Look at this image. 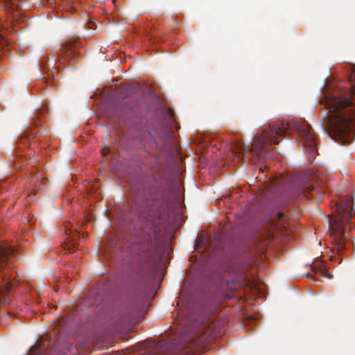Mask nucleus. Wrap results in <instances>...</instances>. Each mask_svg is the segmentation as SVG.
I'll return each instance as SVG.
<instances>
[{"instance_id": "nucleus-24", "label": "nucleus", "mask_w": 355, "mask_h": 355, "mask_svg": "<svg viewBox=\"0 0 355 355\" xmlns=\"http://www.w3.org/2000/svg\"><path fill=\"white\" fill-rule=\"evenodd\" d=\"M46 73H48V75L49 76V70L46 71Z\"/></svg>"}, {"instance_id": "nucleus-22", "label": "nucleus", "mask_w": 355, "mask_h": 355, "mask_svg": "<svg viewBox=\"0 0 355 355\" xmlns=\"http://www.w3.org/2000/svg\"><path fill=\"white\" fill-rule=\"evenodd\" d=\"M156 346H157V355H159L158 354V348H159V342L158 340H157Z\"/></svg>"}, {"instance_id": "nucleus-8", "label": "nucleus", "mask_w": 355, "mask_h": 355, "mask_svg": "<svg viewBox=\"0 0 355 355\" xmlns=\"http://www.w3.org/2000/svg\"><path fill=\"white\" fill-rule=\"evenodd\" d=\"M289 203L284 194H278L272 198L264 214L268 217V222H277L285 220L287 215L281 209Z\"/></svg>"}, {"instance_id": "nucleus-20", "label": "nucleus", "mask_w": 355, "mask_h": 355, "mask_svg": "<svg viewBox=\"0 0 355 355\" xmlns=\"http://www.w3.org/2000/svg\"><path fill=\"white\" fill-rule=\"evenodd\" d=\"M6 3L9 4L12 9L18 8L19 6V0H3Z\"/></svg>"}, {"instance_id": "nucleus-13", "label": "nucleus", "mask_w": 355, "mask_h": 355, "mask_svg": "<svg viewBox=\"0 0 355 355\" xmlns=\"http://www.w3.org/2000/svg\"><path fill=\"white\" fill-rule=\"evenodd\" d=\"M142 214L146 218V222H153L155 216V200L154 196L146 199L142 204Z\"/></svg>"}, {"instance_id": "nucleus-19", "label": "nucleus", "mask_w": 355, "mask_h": 355, "mask_svg": "<svg viewBox=\"0 0 355 355\" xmlns=\"http://www.w3.org/2000/svg\"><path fill=\"white\" fill-rule=\"evenodd\" d=\"M318 274L320 277H327L329 279L333 278V275L327 272L324 268L320 269V270L318 271Z\"/></svg>"}, {"instance_id": "nucleus-7", "label": "nucleus", "mask_w": 355, "mask_h": 355, "mask_svg": "<svg viewBox=\"0 0 355 355\" xmlns=\"http://www.w3.org/2000/svg\"><path fill=\"white\" fill-rule=\"evenodd\" d=\"M302 146L307 152L310 159H313L317 153L315 136L311 127L306 123H297L295 125Z\"/></svg>"}, {"instance_id": "nucleus-12", "label": "nucleus", "mask_w": 355, "mask_h": 355, "mask_svg": "<svg viewBox=\"0 0 355 355\" xmlns=\"http://www.w3.org/2000/svg\"><path fill=\"white\" fill-rule=\"evenodd\" d=\"M293 192L297 196L306 198L309 193L313 195V193H318L319 191L315 185V182L308 180L306 182L300 183L294 189Z\"/></svg>"}, {"instance_id": "nucleus-18", "label": "nucleus", "mask_w": 355, "mask_h": 355, "mask_svg": "<svg viewBox=\"0 0 355 355\" xmlns=\"http://www.w3.org/2000/svg\"><path fill=\"white\" fill-rule=\"evenodd\" d=\"M49 60V57L44 56L41 60H40V67L44 71H45L47 69V63Z\"/></svg>"}, {"instance_id": "nucleus-2", "label": "nucleus", "mask_w": 355, "mask_h": 355, "mask_svg": "<svg viewBox=\"0 0 355 355\" xmlns=\"http://www.w3.org/2000/svg\"><path fill=\"white\" fill-rule=\"evenodd\" d=\"M182 182L174 163L168 164L157 180V219L164 222H185L182 202Z\"/></svg>"}, {"instance_id": "nucleus-6", "label": "nucleus", "mask_w": 355, "mask_h": 355, "mask_svg": "<svg viewBox=\"0 0 355 355\" xmlns=\"http://www.w3.org/2000/svg\"><path fill=\"white\" fill-rule=\"evenodd\" d=\"M16 250L8 243L0 241V304L10 301L8 292L13 288L11 282L10 259L15 257Z\"/></svg>"}, {"instance_id": "nucleus-1", "label": "nucleus", "mask_w": 355, "mask_h": 355, "mask_svg": "<svg viewBox=\"0 0 355 355\" xmlns=\"http://www.w3.org/2000/svg\"><path fill=\"white\" fill-rule=\"evenodd\" d=\"M354 98L355 69L349 76L347 83H336L333 90L321 100L324 105L320 112L322 130L343 144H349L354 139Z\"/></svg>"}, {"instance_id": "nucleus-23", "label": "nucleus", "mask_w": 355, "mask_h": 355, "mask_svg": "<svg viewBox=\"0 0 355 355\" xmlns=\"http://www.w3.org/2000/svg\"><path fill=\"white\" fill-rule=\"evenodd\" d=\"M85 222L88 223V222H91V220H85Z\"/></svg>"}, {"instance_id": "nucleus-4", "label": "nucleus", "mask_w": 355, "mask_h": 355, "mask_svg": "<svg viewBox=\"0 0 355 355\" xmlns=\"http://www.w3.org/2000/svg\"><path fill=\"white\" fill-rule=\"evenodd\" d=\"M157 225V291L164 276V270L169 263V255L172 251L171 242L175 236L174 223H160Z\"/></svg>"}, {"instance_id": "nucleus-5", "label": "nucleus", "mask_w": 355, "mask_h": 355, "mask_svg": "<svg viewBox=\"0 0 355 355\" xmlns=\"http://www.w3.org/2000/svg\"><path fill=\"white\" fill-rule=\"evenodd\" d=\"M290 125L288 123L277 122L268 129L264 130L262 135L258 138L256 144L251 147L252 155L257 159H269L272 157V152L266 144L268 142L277 144L279 137H284L288 130Z\"/></svg>"}, {"instance_id": "nucleus-9", "label": "nucleus", "mask_w": 355, "mask_h": 355, "mask_svg": "<svg viewBox=\"0 0 355 355\" xmlns=\"http://www.w3.org/2000/svg\"><path fill=\"white\" fill-rule=\"evenodd\" d=\"M337 219L331 222H349L355 220V210L352 209V199L346 196L336 205Z\"/></svg>"}, {"instance_id": "nucleus-17", "label": "nucleus", "mask_w": 355, "mask_h": 355, "mask_svg": "<svg viewBox=\"0 0 355 355\" xmlns=\"http://www.w3.org/2000/svg\"><path fill=\"white\" fill-rule=\"evenodd\" d=\"M146 254H145V257L147 259H148V261H149L150 264L153 267H154L155 263V261L154 257L153 256V252H152L151 250H148V252Z\"/></svg>"}, {"instance_id": "nucleus-10", "label": "nucleus", "mask_w": 355, "mask_h": 355, "mask_svg": "<svg viewBox=\"0 0 355 355\" xmlns=\"http://www.w3.org/2000/svg\"><path fill=\"white\" fill-rule=\"evenodd\" d=\"M80 46L78 39H69L62 45L60 49L59 55H58V61L60 62L64 61L73 62L78 55V49Z\"/></svg>"}, {"instance_id": "nucleus-11", "label": "nucleus", "mask_w": 355, "mask_h": 355, "mask_svg": "<svg viewBox=\"0 0 355 355\" xmlns=\"http://www.w3.org/2000/svg\"><path fill=\"white\" fill-rule=\"evenodd\" d=\"M328 228L331 238L338 247L343 248L345 242V235L347 232L343 227L344 223H328Z\"/></svg>"}, {"instance_id": "nucleus-21", "label": "nucleus", "mask_w": 355, "mask_h": 355, "mask_svg": "<svg viewBox=\"0 0 355 355\" xmlns=\"http://www.w3.org/2000/svg\"><path fill=\"white\" fill-rule=\"evenodd\" d=\"M220 239H221V234L219 232H216L215 234L214 235V241L216 243H219ZM216 245H218V243H216Z\"/></svg>"}, {"instance_id": "nucleus-15", "label": "nucleus", "mask_w": 355, "mask_h": 355, "mask_svg": "<svg viewBox=\"0 0 355 355\" xmlns=\"http://www.w3.org/2000/svg\"><path fill=\"white\" fill-rule=\"evenodd\" d=\"M45 347L41 346L39 341L36 343L35 346H33L30 350L28 355H46L44 352Z\"/></svg>"}, {"instance_id": "nucleus-16", "label": "nucleus", "mask_w": 355, "mask_h": 355, "mask_svg": "<svg viewBox=\"0 0 355 355\" xmlns=\"http://www.w3.org/2000/svg\"><path fill=\"white\" fill-rule=\"evenodd\" d=\"M9 41L8 39L6 38L4 33L2 31L0 30V50H4L6 48H8V51L9 50Z\"/></svg>"}, {"instance_id": "nucleus-3", "label": "nucleus", "mask_w": 355, "mask_h": 355, "mask_svg": "<svg viewBox=\"0 0 355 355\" xmlns=\"http://www.w3.org/2000/svg\"><path fill=\"white\" fill-rule=\"evenodd\" d=\"M157 139L159 148L177 158L179 149L175 132L180 128L173 109L157 92Z\"/></svg>"}, {"instance_id": "nucleus-25", "label": "nucleus", "mask_w": 355, "mask_h": 355, "mask_svg": "<svg viewBox=\"0 0 355 355\" xmlns=\"http://www.w3.org/2000/svg\"><path fill=\"white\" fill-rule=\"evenodd\" d=\"M165 355H168V354H165Z\"/></svg>"}, {"instance_id": "nucleus-14", "label": "nucleus", "mask_w": 355, "mask_h": 355, "mask_svg": "<svg viewBox=\"0 0 355 355\" xmlns=\"http://www.w3.org/2000/svg\"><path fill=\"white\" fill-rule=\"evenodd\" d=\"M197 240L198 245L202 247L211 248L215 245V244L212 243L211 236L205 231H202L200 234L197 237Z\"/></svg>"}]
</instances>
